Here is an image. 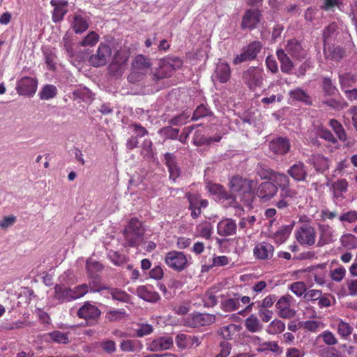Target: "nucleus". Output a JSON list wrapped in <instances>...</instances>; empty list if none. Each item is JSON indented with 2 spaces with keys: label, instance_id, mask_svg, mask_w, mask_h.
<instances>
[{
  "label": "nucleus",
  "instance_id": "obj_31",
  "mask_svg": "<svg viewBox=\"0 0 357 357\" xmlns=\"http://www.w3.org/2000/svg\"><path fill=\"white\" fill-rule=\"evenodd\" d=\"M339 82L343 91L357 87V75L351 73L339 75Z\"/></svg>",
  "mask_w": 357,
  "mask_h": 357
},
{
  "label": "nucleus",
  "instance_id": "obj_30",
  "mask_svg": "<svg viewBox=\"0 0 357 357\" xmlns=\"http://www.w3.org/2000/svg\"><path fill=\"white\" fill-rule=\"evenodd\" d=\"M56 299L61 302L70 301L73 300V290L64 285L56 284L54 287Z\"/></svg>",
  "mask_w": 357,
  "mask_h": 357
},
{
  "label": "nucleus",
  "instance_id": "obj_49",
  "mask_svg": "<svg viewBox=\"0 0 357 357\" xmlns=\"http://www.w3.org/2000/svg\"><path fill=\"white\" fill-rule=\"evenodd\" d=\"M275 172V171L261 164L258 165L256 168V174L261 178V179H267L268 180V181H271L273 174Z\"/></svg>",
  "mask_w": 357,
  "mask_h": 357
},
{
  "label": "nucleus",
  "instance_id": "obj_38",
  "mask_svg": "<svg viewBox=\"0 0 357 357\" xmlns=\"http://www.w3.org/2000/svg\"><path fill=\"white\" fill-rule=\"evenodd\" d=\"M241 326L230 324L222 326L220 330V334L225 340H231L234 336L241 331Z\"/></svg>",
  "mask_w": 357,
  "mask_h": 357
},
{
  "label": "nucleus",
  "instance_id": "obj_2",
  "mask_svg": "<svg viewBox=\"0 0 357 357\" xmlns=\"http://www.w3.org/2000/svg\"><path fill=\"white\" fill-rule=\"evenodd\" d=\"M222 298L220 301L221 309L226 312L236 311L241 307L245 305V308L239 311V314L243 315L244 312H250L252 310L255 303L251 302L250 297L242 296L238 292L228 291L225 295H220Z\"/></svg>",
  "mask_w": 357,
  "mask_h": 357
},
{
  "label": "nucleus",
  "instance_id": "obj_10",
  "mask_svg": "<svg viewBox=\"0 0 357 357\" xmlns=\"http://www.w3.org/2000/svg\"><path fill=\"white\" fill-rule=\"evenodd\" d=\"M111 55V47L109 45L101 43L96 53L91 55L89 57V62L94 67L102 66H105L109 60Z\"/></svg>",
  "mask_w": 357,
  "mask_h": 357
},
{
  "label": "nucleus",
  "instance_id": "obj_34",
  "mask_svg": "<svg viewBox=\"0 0 357 357\" xmlns=\"http://www.w3.org/2000/svg\"><path fill=\"white\" fill-rule=\"evenodd\" d=\"M293 227L291 225H283L280 227L273 235L274 241L278 244L283 243L290 235Z\"/></svg>",
  "mask_w": 357,
  "mask_h": 357
},
{
  "label": "nucleus",
  "instance_id": "obj_32",
  "mask_svg": "<svg viewBox=\"0 0 357 357\" xmlns=\"http://www.w3.org/2000/svg\"><path fill=\"white\" fill-rule=\"evenodd\" d=\"M310 161L317 172L323 173L329 168V160L322 155H313Z\"/></svg>",
  "mask_w": 357,
  "mask_h": 357
},
{
  "label": "nucleus",
  "instance_id": "obj_37",
  "mask_svg": "<svg viewBox=\"0 0 357 357\" xmlns=\"http://www.w3.org/2000/svg\"><path fill=\"white\" fill-rule=\"evenodd\" d=\"M188 199L190 206L189 208H206L208 202L206 199H201V196L199 194L188 193L186 195Z\"/></svg>",
  "mask_w": 357,
  "mask_h": 357
},
{
  "label": "nucleus",
  "instance_id": "obj_60",
  "mask_svg": "<svg viewBox=\"0 0 357 357\" xmlns=\"http://www.w3.org/2000/svg\"><path fill=\"white\" fill-rule=\"evenodd\" d=\"M111 295L114 300L126 303H128L130 298V295L126 292L118 289H112Z\"/></svg>",
  "mask_w": 357,
  "mask_h": 357
},
{
  "label": "nucleus",
  "instance_id": "obj_44",
  "mask_svg": "<svg viewBox=\"0 0 357 357\" xmlns=\"http://www.w3.org/2000/svg\"><path fill=\"white\" fill-rule=\"evenodd\" d=\"M123 235L130 247H137L140 245L144 234L123 231Z\"/></svg>",
  "mask_w": 357,
  "mask_h": 357
},
{
  "label": "nucleus",
  "instance_id": "obj_48",
  "mask_svg": "<svg viewBox=\"0 0 357 357\" xmlns=\"http://www.w3.org/2000/svg\"><path fill=\"white\" fill-rule=\"evenodd\" d=\"M124 231L133 232L139 234H144V229L142 222L137 218H132Z\"/></svg>",
  "mask_w": 357,
  "mask_h": 357
},
{
  "label": "nucleus",
  "instance_id": "obj_59",
  "mask_svg": "<svg viewBox=\"0 0 357 357\" xmlns=\"http://www.w3.org/2000/svg\"><path fill=\"white\" fill-rule=\"evenodd\" d=\"M290 290L298 296H301L306 292V285L304 282H293L290 287Z\"/></svg>",
  "mask_w": 357,
  "mask_h": 357
},
{
  "label": "nucleus",
  "instance_id": "obj_41",
  "mask_svg": "<svg viewBox=\"0 0 357 357\" xmlns=\"http://www.w3.org/2000/svg\"><path fill=\"white\" fill-rule=\"evenodd\" d=\"M86 268L89 277L95 278L96 273L103 269V266L99 261L90 258L86 261Z\"/></svg>",
  "mask_w": 357,
  "mask_h": 357
},
{
  "label": "nucleus",
  "instance_id": "obj_58",
  "mask_svg": "<svg viewBox=\"0 0 357 357\" xmlns=\"http://www.w3.org/2000/svg\"><path fill=\"white\" fill-rule=\"evenodd\" d=\"M321 323L318 321L308 320L299 322V327L310 332H316L320 327Z\"/></svg>",
  "mask_w": 357,
  "mask_h": 357
},
{
  "label": "nucleus",
  "instance_id": "obj_27",
  "mask_svg": "<svg viewBox=\"0 0 357 357\" xmlns=\"http://www.w3.org/2000/svg\"><path fill=\"white\" fill-rule=\"evenodd\" d=\"M206 188L211 195H215L220 201L234 200L233 196L220 184L210 182L207 184Z\"/></svg>",
  "mask_w": 357,
  "mask_h": 357
},
{
  "label": "nucleus",
  "instance_id": "obj_55",
  "mask_svg": "<svg viewBox=\"0 0 357 357\" xmlns=\"http://www.w3.org/2000/svg\"><path fill=\"white\" fill-rule=\"evenodd\" d=\"M128 60V57L126 55L121 54V52H116L112 63L110 65V69L112 70L117 66L116 71L121 70L123 68V66L125 65Z\"/></svg>",
  "mask_w": 357,
  "mask_h": 357
},
{
  "label": "nucleus",
  "instance_id": "obj_18",
  "mask_svg": "<svg viewBox=\"0 0 357 357\" xmlns=\"http://www.w3.org/2000/svg\"><path fill=\"white\" fill-rule=\"evenodd\" d=\"M274 250V247L271 243L261 242L255 246L253 253L257 259L266 260L273 256Z\"/></svg>",
  "mask_w": 357,
  "mask_h": 357
},
{
  "label": "nucleus",
  "instance_id": "obj_28",
  "mask_svg": "<svg viewBox=\"0 0 357 357\" xmlns=\"http://www.w3.org/2000/svg\"><path fill=\"white\" fill-rule=\"evenodd\" d=\"M213 77L220 83L227 82L231 77V69L229 64L225 62L218 64Z\"/></svg>",
  "mask_w": 357,
  "mask_h": 357
},
{
  "label": "nucleus",
  "instance_id": "obj_53",
  "mask_svg": "<svg viewBox=\"0 0 357 357\" xmlns=\"http://www.w3.org/2000/svg\"><path fill=\"white\" fill-rule=\"evenodd\" d=\"M99 40V35L95 31H90L80 42L82 47H93Z\"/></svg>",
  "mask_w": 357,
  "mask_h": 357
},
{
  "label": "nucleus",
  "instance_id": "obj_47",
  "mask_svg": "<svg viewBox=\"0 0 357 357\" xmlns=\"http://www.w3.org/2000/svg\"><path fill=\"white\" fill-rule=\"evenodd\" d=\"M353 327L347 322L340 320L337 324V333L343 339L347 340L352 333Z\"/></svg>",
  "mask_w": 357,
  "mask_h": 357
},
{
  "label": "nucleus",
  "instance_id": "obj_12",
  "mask_svg": "<svg viewBox=\"0 0 357 357\" xmlns=\"http://www.w3.org/2000/svg\"><path fill=\"white\" fill-rule=\"evenodd\" d=\"M261 20V13L259 9L250 8L245 11L241 23L242 29H256Z\"/></svg>",
  "mask_w": 357,
  "mask_h": 357
},
{
  "label": "nucleus",
  "instance_id": "obj_8",
  "mask_svg": "<svg viewBox=\"0 0 357 357\" xmlns=\"http://www.w3.org/2000/svg\"><path fill=\"white\" fill-rule=\"evenodd\" d=\"M215 321V316L206 313L194 312L183 319V324L191 328L209 326Z\"/></svg>",
  "mask_w": 357,
  "mask_h": 357
},
{
  "label": "nucleus",
  "instance_id": "obj_51",
  "mask_svg": "<svg viewBox=\"0 0 357 357\" xmlns=\"http://www.w3.org/2000/svg\"><path fill=\"white\" fill-rule=\"evenodd\" d=\"M212 112H211L210 109L204 105L202 104L199 105L194 111L191 120L197 121L202 118L210 116Z\"/></svg>",
  "mask_w": 357,
  "mask_h": 357
},
{
  "label": "nucleus",
  "instance_id": "obj_43",
  "mask_svg": "<svg viewBox=\"0 0 357 357\" xmlns=\"http://www.w3.org/2000/svg\"><path fill=\"white\" fill-rule=\"evenodd\" d=\"M57 94V89L52 84L44 86L39 92V96L41 100H50L54 98Z\"/></svg>",
  "mask_w": 357,
  "mask_h": 357
},
{
  "label": "nucleus",
  "instance_id": "obj_45",
  "mask_svg": "<svg viewBox=\"0 0 357 357\" xmlns=\"http://www.w3.org/2000/svg\"><path fill=\"white\" fill-rule=\"evenodd\" d=\"M255 338L259 341V351H270L274 353H278L280 351V347L276 342L268 341L261 342V340L259 337H255Z\"/></svg>",
  "mask_w": 357,
  "mask_h": 357
},
{
  "label": "nucleus",
  "instance_id": "obj_36",
  "mask_svg": "<svg viewBox=\"0 0 357 357\" xmlns=\"http://www.w3.org/2000/svg\"><path fill=\"white\" fill-rule=\"evenodd\" d=\"M244 325L245 328L251 333L260 332L263 329V325L255 314H251L250 317H248L245 320Z\"/></svg>",
  "mask_w": 357,
  "mask_h": 357
},
{
  "label": "nucleus",
  "instance_id": "obj_22",
  "mask_svg": "<svg viewBox=\"0 0 357 357\" xmlns=\"http://www.w3.org/2000/svg\"><path fill=\"white\" fill-rule=\"evenodd\" d=\"M50 4L54 7L52 13V21L57 23L63 20L68 12L66 8L68 3L66 0H51Z\"/></svg>",
  "mask_w": 357,
  "mask_h": 357
},
{
  "label": "nucleus",
  "instance_id": "obj_19",
  "mask_svg": "<svg viewBox=\"0 0 357 357\" xmlns=\"http://www.w3.org/2000/svg\"><path fill=\"white\" fill-rule=\"evenodd\" d=\"M174 342L172 337L161 336L152 340L148 345V349L151 351H160L167 350L173 347Z\"/></svg>",
  "mask_w": 357,
  "mask_h": 357
},
{
  "label": "nucleus",
  "instance_id": "obj_63",
  "mask_svg": "<svg viewBox=\"0 0 357 357\" xmlns=\"http://www.w3.org/2000/svg\"><path fill=\"white\" fill-rule=\"evenodd\" d=\"M231 344L227 341L220 343V351L215 357H228L231 354Z\"/></svg>",
  "mask_w": 357,
  "mask_h": 357
},
{
  "label": "nucleus",
  "instance_id": "obj_62",
  "mask_svg": "<svg viewBox=\"0 0 357 357\" xmlns=\"http://www.w3.org/2000/svg\"><path fill=\"white\" fill-rule=\"evenodd\" d=\"M346 275V269L343 266L335 268L331 271V279L335 281L340 282H341Z\"/></svg>",
  "mask_w": 357,
  "mask_h": 357
},
{
  "label": "nucleus",
  "instance_id": "obj_35",
  "mask_svg": "<svg viewBox=\"0 0 357 357\" xmlns=\"http://www.w3.org/2000/svg\"><path fill=\"white\" fill-rule=\"evenodd\" d=\"M321 88L326 96H334L339 93L337 88L329 77H322Z\"/></svg>",
  "mask_w": 357,
  "mask_h": 357
},
{
  "label": "nucleus",
  "instance_id": "obj_16",
  "mask_svg": "<svg viewBox=\"0 0 357 357\" xmlns=\"http://www.w3.org/2000/svg\"><path fill=\"white\" fill-rule=\"evenodd\" d=\"M287 174L295 181L303 182L308 176V167L302 161H297L287 171Z\"/></svg>",
  "mask_w": 357,
  "mask_h": 357
},
{
  "label": "nucleus",
  "instance_id": "obj_9",
  "mask_svg": "<svg viewBox=\"0 0 357 357\" xmlns=\"http://www.w3.org/2000/svg\"><path fill=\"white\" fill-rule=\"evenodd\" d=\"M284 50L293 59L298 61L305 59L308 54L307 50L296 38L288 40Z\"/></svg>",
  "mask_w": 357,
  "mask_h": 357
},
{
  "label": "nucleus",
  "instance_id": "obj_14",
  "mask_svg": "<svg viewBox=\"0 0 357 357\" xmlns=\"http://www.w3.org/2000/svg\"><path fill=\"white\" fill-rule=\"evenodd\" d=\"M290 295H284L280 297L275 304L278 314L283 319H291L296 314V311L291 308Z\"/></svg>",
  "mask_w": 357,
  "mask_h": 357
},
{
  "label": "nucleus",
  "instance_id": "obj_54",
  "mask_svg": "<svg viewBox=\"0 0 357 357\" xmlns=\"http://www.w3.org/2000/svg\"><path fill=\"white\" fill-rule=\"evenodd\" d=\"M126 315L127 314L124 309L110 310L106 313V319L109 321H117L126 317Z\"/></svg>",
  "mask_w": 357,
  "mask_h": 357
},
{
  "label": "nucleus",
  "instance_id": "obj_26",
  "mask_svg": "<svg viewBox=\"0 0 357 357\" xmlns=\"http://www.w3.org/2000/svg\"><path fill=\"white\" fill-rule=\"evenodd\" d=\"M137 294L139 298L150 303H155L160 299L159 294L151 286L138 287Z\"/></svg>",
  "mask_w": 357,
  "mask_h": 357
},
{
  "label": "nucleus",
  "instance_id": "obj_33",
  "mask_svg": "<svg viewBox=\"0 0 357 357\" xmlns=\"http://www.w3.org/2000/svg\"><path fill=\"white\" fill-rule=\"evenodd\" d=\"M71 27L75 33H82L89 28V23L84 17L75 15L73 17Z\"/></svg>",
  "mask_w": 357,
  "mask_h": 357
},
{
  "label": "nucleus",
  "instance_id": "obj_20",
  "mask_svg": "<svg viewBox=\"0 0 357 357\" xmlns=\"http://www.w3.org/2000/svg\"><path fill=\"white\" fill-rule=\"evenodd\" d=\"M237 225L231 218H225L220 221L217 225V232L221 236H229L236 234Z\"/></svg>",
  "mask_w": 357,
  "mask_h": 357
},
{
  "label": "nucleus",
  "instance_id": "obj_13",
  "mask_svg": "<svg viewBox=\"0 0 357 357\" xmlns=\"http://www.w3.org/2000/svg\"><path fill=\"white\" fill-rule=\"evenodd\" d=\"M38 86L37 79L31 77H23L18 80L16 90L20 96H33L36 92Z\"/></svg>",
  "mask_w": 357,
  "mask_h": 357
},
{
  "label": "nucleus",
  "instance_id": "obj_6",
  "mask_svg": "<svg viewBox=\"0 0 357 357\" xmlns=\"http://www.w3.org/2000/svg\"><path fill=\"white\" fill-rule=\"evenodd\" d=\"M183 66V60L177 56L169 57L167 61L161 65L152 75L153 80H158L170 77L173 71Z\"/></svg>",
  "mask_w": 357,
  "mask_h": 357
},
{
  "label": "nucleus",
  "instance_id": "obj_1",
  "mask_svg": "<svg viewBox=\"0 0 357 357\" xmlns=\"http://www.w3.org/2000/svg\"><path fill=\"white\" fill-rule=\"evenodd\" d=\"M256 184L255 181L238 175L233 176L229 181L231 190L237 194L240 202L247 207H251L255 199Z\"/></svg>",
  "mask_w": 357,
  "mask_h": 357
},
{
  "label": "nucleus",
  "instance_id": "obj_21",
  "mask_svg": "<svg viewBox=\"0 0 357 357\" xmlns=\"http://www.w3.org/2000/svg\"><path fill=\"white\" fill-rule=\"evenodd\" d=\"M100 315V310L94 305L84 303L77 311V316L86 320H95Z\"/></svg>",
  "mask_w": 357,
  "mask_h": 357
},
{
  "label": "nucleus",
  "instance_id": "obj_40",
  "mask_svg": "<svg viewBox=\"0 0 357 357\" xmlns=\"http://www.w3.org/2000/svg\"><path fill=\"white\" fill-rule=\"evenodd\" d=\"M289 96L293 99L301 101L307 105H310L312 104V99L310 96L303 89L301 88L298 87L293 90H291L289 91Z\"/></svg>",
  "mask_w": 357,
  "mask_h": 357
},
{
  "label": "nucleus",
  "instance_id": "obj_5",
  "mask_svg": "<svg viewBox=\"0 0 357 357\" xmlns=\"http://www.w3.org/2000/svg\"><path fill=\"white\" fill-rule=\"evenodd\" d=\"M295 238L301 245L312 246L316 243L317 231L310 222H305L296 229Z\"/></svg>",
  "mask_w": 357,
  "mask_h": 357
},
{
  "label": "nucleus",
  "instance_id": "obj_15",
  "mask_svg": "<svg viewBox=\"0 0 357 357\" xmlns=\"http://www.w3.org/2000/svg\"><path fill=\"white\" fill-rule=\"evenodd\" d=\"M277 194V188L271 181L261 182L256 190V195L264 202L270 201Z\"/></svg>",
  "mask_w": 357,
  "mask_h": 357
},
{
  "label": "nucleus",
  "instance_id": "obj_64",
  "mask_svg": "<svg viewBox=\"0 0 357 357\" xmlns=\"http://www.w3.org/2000/svg\"><path fill=\"white\" fill-rule=\"evenodd\" d=\"M339 220L342 222H355L357 220V211H349L346 213H343L339 217Z\"/></svg>",
  "mask_w": 357,
  "mask_h": 357
},
{
  "label": "nucleus",
  "instance_id": "obj_4",
  "mask_svg": "<svg viewBox=\"0 0 357 357\" xmlns=\"http://www.w3.org/2000/svg\"><path fill=\"white\" fill-rule=\"evenodd\" d=\"M264 75V70L261 68L250 66L243 72L242 79L250 90L254 91L262 86Z\"/></svg>",
  "mask_w": 357,
  "mask_h": 357
},
{
  "label": "nucleus",
  "instance_id": "obj_25",
  "mask_svg": "<svg viewBox=\"0 0 357 357\" xmlns=\"http://www.w3.org/2000/svg\"><path fill=\"white\" fill-rule=\"evenodd\" d=\"M290 149L289 140L286 137H278L270 143V149L275 154L284 155Z\"/></svg>",
  "mask_w": 357,
  "mask_h": 357
},
{
  "label": "nucleus",
  "instance_id": "obj_11",
  "mask_svg": "<svg viewBox=\"0 0 357 357\" xmlns=\"http://www.w3.org/2000/svg\"><path fill=\"white\" fill-rule=\"evenodd\" d=\"M298 202V192L296 190L280 191L278 201L275 206L282 211H289Z\"/></svg>",
  "mask_w": 357,
  "mask_h": 357
},
{
  "label": "nucleus",
  "instance_id": "obj_57",
  "mask_svg": "<svg viewBox=\"0 0 357 357\" xmlns=\"http://www.w3.org/2000/svg\"><path fill=\"white\" fill-rule=\"evenodd\" d=\"M49 335L51 340L56 343L67 344L69 342L68 333H64L59 331H52Z\"/></svg>",
  "mask_w": 357,
  "mask_h": 357
},
{
  "label": "nucleus",
  "instance_id": "obj_61",
  "mask_svg": "<svg viewBox=\"0 0 357 357\" xmlns=\"http://www.w3.org/2000/svg\"><path fill=\"white\" fill-rule=\"evenodd\" d=\"M190 114L188 113L183 112L170 119L169 123L172 126H183L187 123Z\"/></svg>",
  "mask_w": 357,
  "mask_h": 357
},
{
  "label": "nucleus",
  "instance_id": "obj_17",
  "mask_svg": "<svg viewBox=\"0 0 357 357\" xmlns=\"http://www.w3.org/2000/svg\"><path fill=\"white\" fill-rule=\"evenodd\" d=\"M319 240L317 247H322L333 241L334 229L328 224H319Z\"/></svg>",
  "mask_w": 357,
  "mask_h": 357
},
{
  "label": "nucleus",
  "instance_id": "obj_52",
  "mask_svg": "<svg viewBox=\"0 0 357 357\" xmlns=\"http://www.w3.org/2000/svg\"><path fill=\"white\" fill-rule=\"evenodd\" d=\"M330 126L334 130V132L336 133L337 137L340 141L344 142L347 139L346 133L344 131V128L341 125L340 123H339L335 119H331L330 121Z\"/></svg>",
  "mask_w": 357,
  "mask_h": 357
},
{
  "label": "nucleus",
  "instance_id": "obj_56",
  "mask_svg": "<svg viewBox=\"0 0 357 357\" xmlns=\"http://www.w3.org/2000/svg\"><path fill=\"white\" fill-rule=\"evenodd\" d=\"M337 29V24L335 22H332L324 28L322 34L324 43L329 42L330 39L335 35Z\"/></svg>",
  "mask_w": 357,
  "mask_h": 357
},
{
  "label": "nucleus",
  "instance_id": "obj_23",
  "mask_svg": "<svg viewBox=\"0 0 357 357\" xmlns=\"http://www.w3.org/2000/svg\"><path fill=\"white\" fill-rule=\"evenodd\" d=\"M289 176L283 172H275L273 174L271 182H273L280 191L293 190L294 189L290 188V179Z\"/></svg>",
  "mask_w": 357,
  "mask_h": 357
},
{
  "label": "nucleus",
  "instance_id": "obj_24",
  "mask_svg": "<svg viewBox=\"0 0 357 357\" xmlns=\"http://www.w3.org/2000/svg\"><path fill=\"white\" fill-rule=\"evenodd\" d=\"M276 56L280 63L281 71L286 74H291L294 65L290 56L282 48L277 50Z\"/></svg>",
  "mask_w": 357,
  "mask_h": 357
},
{
  "label": "nucleus",
  "instance_id": "obj_29",
  "mask_svg": "<svg viewBox=\"0 0 357 357\" xmlns=\"http://www.w3.org/2000/svg\"><path fill=\"white\" fill-rule=\"evenodd\" d=\"M220 289L218 287H211L208 289L202 296V302L204 307H212L217 305Z\"/></svg>",
  "mask_w": 357,
  "mask_h": 357
},
{
  "label": "nucleus",
  "instance_id": "obj_42",
  "mask_svg": "<svg viewBox=\"0 0 357 357\" xmlns=\"http://www.w3.org/2000/svg\"><path fill=\"white\" fill-rule=\"evenodd\" d=\"M197 231L199 236L206 240H211L213 234V226L211 222H205L197 226Z\"/></svg>",
  "mask_w": 357,
  "mask_h": 357
},
{
  "label": "nucleus",
  "instance_id": "obj_7",
  "mask_svg": "<svg viewBox=\"0 0 357 357\" xmlns=\"http://www.w3.org/2000/svg\"><path fill=\"white\" fill-rule=\"evenodd\" d=\"M165 263L171 269L180 273L188 267L187 256L182 252L172 250L165 257Z\"/></svg>",
  "mask_w": 357,
  "mask_h": 357
},
{
  "label": "nucleus",
  "instance_id": "obj_46",
  "mask_svg": "<svg viewBox=\"0 0 357 357\" xmlns=\"http://www.w3.org/2000/svg\"><path fill=\"white\" fill-rule=\"evenodd\" d=\"M285 329V324L280 319L273 320L267 326L266 331L271 335L281 333Z\"/></svg>",
  "mask_w": 357,
  "mask_h": 357
},
{
  "label": "nucleus",
  "instance_id": "obj_50",
  "mask_svg": "<svg viewBox=\"0 0 357 357\" xmlns=\"http://www.w3.org/2000/svg\"><path fill=\"white\" fill-rule=\"evenodd\" d=\"M179 129L174 128L172 126H166L162 128L158 134L164 137L165 139H178Z\"/></svg>",
  "mask_w": 357,
  "mask_h": 357
},
{
  "label": "nucleus",
  "instance_id": "obj_39",
  "mask_svg": "<svg viewBox=\"0 0 357 357\" xmlns=\"http://www.w3.org/2000/svg\"><path fill=\"white\" fill-rule=\"evenodd\" d=\"M263 45L260 41H253L249 43L246 47H243V50L250 60L256 59L257 54L261 52Z\"/></svg>",
  "mask_w": 357,
  "mask_h": 357
},
{
  "label": "nucleus",
  "instance_id": "obj_3",
  "mask_svg": "<svg viewBox=\"0 0 357 357\" xmlns=\"http://www.w3.org/2000/svg\"><path fill=\"white\" fill-rule=\"evenodd\" d=\"M151 62L150 59L142 55H137L132 63V72L128 76L130 82L135 83L141 80L143 76L151 69Z\"/></svg>",
  "mask_w": 357,
  "mask_h": 357
}]
</instances>
